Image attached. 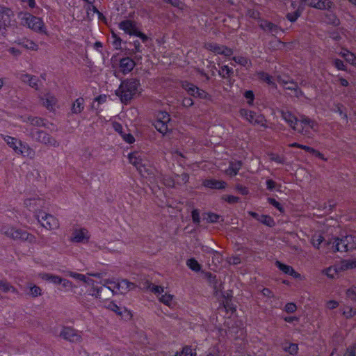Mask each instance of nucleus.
I'll list each match as a JSON object with an SVG mask.
<instances>
[{
	"label": "nucleus",
	"mask_w": 356,
	"mask_h": 356,
	"mask_svg": "<svg viewBox=\"0 0 356 356\" xmlns=\"http://www.w3.org/2000/svg\"><path fill=\"white\" fill-rule=\"evenodd\" d=\"M154 175H155L157 181L156 182H150L151 184H158L159 181H162L165 186H167L168 187L173 186V185H174L173 181L170 178L165 179L163 175L162 174H161L160 172H159L156 169H155Z\"/></svg>",
	"instance_id": "cd10ccee"
},
{
	"label": "nucleus",
	"mask_w": 356,
	"mask_h": 356,
	"mask_svg": "<svg viewBox=\"0 0 356 356\" xmlns=\"http://www.w3.org/2000/svg\"><path fill=\"white\" fill-rule=\"evenodd\" d=\"M204 47L209 51L221 55L224 45H220L213 42H208L205 44Z\"/></svg>",
	"instance_id": "473e14b6"
},
{
	"label": "nucleus",
	"mask_w": 356,
	"mask_h": 356,
	"mask_svg": "<svg viewBox=\"0 0 356 356\" xmlns=\"http://www.w3.org/2000/svg\"><path fill=\"white\" fill-rule=\"evenodd\" d=\"M346 60L351 65L356 66V56L354 54L351 52L346 53Z\"/></svg>",
	"instance_id": "774afa93"
},
{
	"label": "nucleus",
	"mask_w": 356,
	"mask_h": 356,
	"mask_svg": "<svg viewBox=\"0 0 356 356\" xmlns=\"http://www.w3.org/2000/svg\"><path fill=\"white\" fill-rule=\"evenodd\" d=\"M232 60H233L236 63L246 67H249L252 65L250 59L242 56H234Z\"/></svg>",
	"instance_id": "2f4dec72"
},
{
	"label": "nucleus",
	"mask_w": 356,
	"mask_h": 356,
	"mask_svg": "<svg viewBox=\"0 0 356 356\" xmlns=\"http://www.w3.org/2000/svg\"><path fill=\"white\" fill-rule=\"evenodd\" d=\"M41 279L49 281L55 284H58L61 281V277L49 273H42L40 275Z\"/></svg>",
	"instance_id": "c9c22d12"
},
{
	"label": "nucleus",
	"mask_w": 356,
	"mask_h": 356,
	"mask_svg": "<svg viewBox=\"0 0 356 356\" xmlns=\"http://www.w3.org/2000/svg\"><path fill=\"white\" fill-rule=\"evenodd\" d=\"M44 202L43 200L40 198H27L24 200V206L29 210L32 211H37L39 208L42 207L44 206Z\"/></svg>",
	"instance_id": "2eb2a0df"
},
{
	"label": "nucleus",
	"mask_w": 356,
	"mask_h": 356,
	"mask_svg": "<svg viewBox=\"0 0 356 356\" xmlns=\"http://www.w3.org/2000/svg\"><path fill=\"white\" fill-rule=\"evenodd\" d=\"M20 119L23 122L29 123L31 126L36 127H45V120L36 116L23 115L20 116Z\"/></svg>",
	"instance_id": "4468645a"
},
{
	"label": "nucleus",
	"mask_w": 356,
	"mask_h": 356,
	"mask_svg": "<svg viewBox=\"0 0 356 356\" xmlns=\"http://www.w3.org/2000/svg\"><path fill=\"white\" fill-rule=\"evenodd\" d=\"M340 269L342 271L353 269L356 267V260H343L339 264Z\"/></svg>",
	"instance_id": "ea45409f"
},
{
	"label": "nucleus",
	"mask_w": 356,
	"mask_h": 356,
	"mask_svg": "<svg viewBox=\"0 0 356 356\" xmlns=\"http://www.w3.org/2000/svg\"><path fill=\"white\" fill-rule=\"evenodd\" d=\"M241 165V162L238 161L231 162L228 168L225 170L226 174L229 176L236 175L240 170Z\"/></svg>",
	"instance_id": "bb28decb"
},
{
	"label": "nucleus",
	"mask_w": 356,
	"mask_h": 356,
	"mask_svg": "<svg viewBox=\"0 0 356 356\" xmlns=\"http://www.w3.org/2000/svg\"><path fill=\"white\" fill-rule=\"evenodd\" d=\"M120 29L123 30L126 33L134 35L137 31V29L134 22L131 20L122 21L119 24Z\"/></svg>",
	"instance_id": "aec40b11"
},
{
	"label": "nucleus",
	"mask_w": 356,
	"mask_h": 356,
	"mask_svg": "<svg viewBox=\"0 0 356 356\" xmlns=\"http://www.w3.org/2000/svg\"><path fill=\"white\" fill-rule=\"evenodd\" d=\"M62 284L63 287L65 288L67 290L72 289L74 287V285L68 280L61 278V281L58 283Z\"/></svg>",
	"instance_id": "0e129e2a"
},
{
	"label": "nucleus",
	"mask_w": 356,
	"mask_h": 356,
	"mask_svg": "<svg viewBox=\"0 0 356 356\" xmlns=\"http://www.w3.org/2000/svg\"><path fill=\"white\" fill-rule=\"evenodd\" d=\"M1 234L13 239H20L30 243H33L35 241V238L33 235L24 230L15 229L8 225L3 226L1 229Z\"/></svg>",
	"instance_id": "423d86ee"
},
{
	"label": "nucleus",
	"mask_w": 356,
	"mask_h": 356,
	"mask_svg": "<svg viewBox=\"0 0 356 356\" xmlns=\"http://www.w3.org/2000/svg\"><path fill=\"white\" fill-rule=\"evenodd\" d=\"M233 73V69L229 67L228 65H222L218 71L219 75L223 79H227L230 77Z\"/></svg>",
	"instance_id": "58836bf2"
},
{
	"label": "nucleus",
	"mask_w": 356,
	"mask_h": 356,
	"mask_svg": "<svg viewBox=\"0 0 356 356\" xmlns=\"http://www.w3.org/2000/svg\"><path fill=\"white\" fill-rule=\"evenodd\" d=\"M258 220L269 227H273L275 225L274 220L269 216L262 215L258 218Z\"/></svg>",
	"instance_id": "79ce46f5"
},
{
	"label": "nucleus",
	"mask_w": 356,
	"mask_h": 356,
	"mask_svg": "<svg viewBox=\"0 0 356 356\" xmlns=\"http://www.w3.org/2000/svg\"><path fill=\"white\" fill-rule=\"evenodd\" d=\"M102 291V287H97L96 286L92 287L91 292L90 295L94 296L97 298H101V291Z\"/></svg>",
	"instance_id": "e2e57ef3"
},
{
	"label": "nucleus",
	"mask_w": 356,
	"mask_h": 356,
	"mask_svg": "<svg viewBox=\"0 0 356 356\" xmlns=\"http://www.w3.org/2000/svg\"><path fill=\"white\" fill-rule=\"evenodd\" d=\"M19 146L21 148L19 150H18V154H24V156H27L31 159H34L35 152L29 145L20 143Z\"/></svg>",
	"instance_id": "393cba45"
},
{
	"label": "nucleus",
	"mask_w": 356,
	"mask_h": 356,
	"mask_svg": "<svg viewBox=\"0 0 356 356\" xmlns=\"http://www.w3.org/2000/svg\"><path fill=\"white\" fill-rule=\"evenodd\" d=\"M40 82L39 79L33 75H31V81L29 83V86L35 90L39 89V85L38 83Z\"/></svg>",
	"instance_id": "6e6d98bb"
},
{
	"label": "nucleus",
	"mask_w": 356,
	"mask_h": 356,
	"mask_svg": "<svg viewBox=\"0 0 356 356\" xmlns=\"http://www.w3.org/2000/svg\"><path fill=\"white\" fill-rule=\"evenodd\" d=\"M0 291L3 293H8L12 292L13 293H17V290L12 286L9 282L6 280L0 281Z\"/></svg>",
	"instance_id": "c85d7f7f"
},
{
	"label": "nucleus",
	"mask_w": 356,
	"mask_h": 356,
	"mask_svg": "<svg viewBox=\"0 0 356 356\" xmlns=\"http://www.w3.org/2000/svg\"><path fill=\"white\" fill-rule=\"evenodd\" d=\"M240 115L244 118L250 123L254 125H260L266 127L265 122L266 120L262 115L258 114L254 111L248 109L242 108L240 110Z\"/></svg>",
	"instance_id": "6e6552de"
},
{
	"label": "nucleus",
	"mask_w": 356,
	"mask_h": 356,
	"mask_svg": "<svg viewBox=\"0 0 356 356\" xmlns=\"http://www.w3.org/2000/svg\"><path fill=\"white\" fill-rule=\"evenodd\" d=\"M173 296L168 293L161 295L159 298V300L163 304L170 307L172 304Z\"/></svg>",
	"instance_id": "de8ad7c7"
},
{
	"label": "nucleus",
	"mask_w": 356,
	"mask_h": 356,
	"mask_svg": "<svg viewBox=\"0 0 356 356\" xmlns=\"http://www.w3.org/2000/svg\"><path fill=\"white\" fill-rule=\"evenodd\" d=\"M275 265L280 270H282L285 274L290 275L291 273H293V268L291 266L284 264L279 261H277L275 262Z\"/></svg>",
	"instance_id": "a19ab883"
},
{
	"label": "nucleus",
	"mask_w": 356,
	"mask_h": 356,
	"mask_svg": "<svg viewBox=\"0 0 356 356\" xmlns=\"http://www.w3.org/2000/svg\"><path fill=\"white\" fill-rule=\"evenodd\" d=\"M303 8L301 6H298V8L291 12H289L286 14V18L291 22H294L297 20V19L300 16Z\"/></svg>",
	"instance_id": "f704fd0d"
},
{
	"label": "nucleus",
	"mask_w": 356,
	"mask_h": 356,
	"mask_svg": "<svg viewBox=\"0 0 356 356\" xmlns=\"http://www.w3.org/2000/svg\"><path fill=\"white\" fill-rule=\"evenodd\" d=\"M259 26L262 30L273 36L277 35L280 31H282L280 27L267 20L259 21Z\"/></svg>",
	"instance_id": "ddd939ff"
},
{
	"label": "nucleus",
	"mask_w": 356,
	"mask_h": 356,
	"mask_svg": "<svg viewBox=\"0 0 356 356\" xmlns=\"http://www.w3.org/2000/svg\"><path fill=\"white\" fill-rule=\"evenodd\" d=\"M281 347L282 350L289 353L290 355H294L298 353V346L296 343H289L288 341H284L282 343Z\"/></svg>",
	"instance_id": "a878e982"
},
{
	"label": "nucleus",
	"mask_w": 356,
	"mask_h": 356,
	"mask_svg": "<svg viewBox=\"0 0 356 356\" xmlns=\"http://www.w3.org/2000/svg\"><path fill=\"white\" fill-rule=\"evenodd\" d=\"M164 1L179 9H183L184 6V3L180 0H164Z\"/></svg>",
	"instance_id": "bf43d9fd"
},
{
	"label": "nucleus",
	"mask_w": 356,
	"mask_h": 356,
	"mask_svg": "<svg viewBox=\"0 0 356 356\" xmlns=\"http://www.w3.org/2000/svg\"><path fill=\"white\" fill-rule=\"evenodd\" d=\"M203 186L212 189H223L227 184L223 181H219L213 179H205L203 181Z\"/></svg>",
	"instance_id": "412c9836"
},
{
	"label": "nucleus",
	"mask_w": 356,
	"mask_h": 356,
	"mask_svg": "<svg viewBox=\"0 0 356 356\" xmlns=\"http://www.w3.org/2000/svg\"><path fill=\"white\" fill-rule=\"evenodd\" d=\"M21 24L27 26L35 32L46 33L45 26L42 19L29 13H21Z\"/></svg>",
	"instance_id": "39448f33"
},
{
	"label": "nucleus",
	"mask_w": 356,
	"mask_h": 356,
	"mask_svg": "<svg viewBox=\"0 0 356 356\" xmlns=\"http://www.w3.org/2000/svg\"><path fill=\"white\" fill-rule=\"evenodd\" d=\"M156 120L164 122V123H170V117L167 112L161 111L157 114Z\"/></svg>",
	"instance_id": "09e8293b"
},
{
	"label": "nucleus",
	"mask_w": 356,
	"mask_h": 356,
	"mask_svg": "<svg viewBox=\"0 0 356 356\" xmlns=\"http://www.w3.org/2000/svg\"><path fill=\"white\" fill-rule=\"evenodd\" d=\"M323 242L324 238L321 235L316 234L312 238V243L317 249H320L322 247ZM324 244L327 246L328 250L333 252H346L348 250L356 249V236L346 235L341 238H334L332 242H325Z\"/></svg>",
	"instance_id": "f257e3e1"
},
{
	"label": "nucleus",
	"mask_w": 356,
	"mask_h": 356,
	"mask_svg": "<svg viewBox=\"0 0 356 356\" xmlns=\"http://www.w3.org/2000/svg\"><path fill=\"white\" fill-rule=\"evenodd\" d=\"M36 217L41 225L48 230L56 229L59 227L58 220L52 215L40 212Z\"/></svg>",
	"instance_id": "1a4fd4ad"
},
{
	"label": "nucleus",
	"mask_w": 356,
	"mask_h": 356,
	"mask_svg": "<svg viewBox=\"0 0 356 356\" xmlns=\"http://www.w3.org/2000/svg\"><path fill=\"white\" fill-rule=\"evenodd\" d=\"M139 81L129 79L122 81L115 94L124 104H127L138 92Z\"/></svg>",
	"instance_id": "7ed1b4c3"
},
{
	"label": "nucleus",
	"mask_w": 356,
	"mask_h": 356,
	"mask_svg": "<svg viewBox=\"0 0 356 356\" xmlns=\"http://www.w3.org/2000/svg\"><path fill=\"white\" fill-rule=\"evenodd\" d=\"M282 118L290 126L293 130L294 127L296 125L298 118L296 117L293 114L288 111H280Z\"/></svg>",
	"instance_id": "6ab92c4d"
},
{
	"label": "nucleus",
	"mask_w": 356,
	"mask_h": 356,
	"mask_svg": "<svg viewBox=\"0 0 356 356\" xmlns=\"http://www.w3.org/2000/svg\"><path fill=\"white\" fill-rule=\"evenodd\" d=\"M269 159L270 161H275L277 163L282 164L285 162V159L283 156H281L280 155L275 154H269Z\"/></svg>",
	"instance_id": "864d4df0"
},
{
	"label": "nucleus",
	"mask_w": 356,
	"mask_h": 356,
	"mask_svg": "<svg viewBox=\"0 0 356 356\" xmlns=\"http://www.w3.org/2000/svg\"><path fill=\"white\" fill-rule=\"evenodd\" d=\"M135 62L129 57L123 58L120 61V68L123 74L130 72L135 67Z\"/></svg>",
	"instance_id": "f3484780"
},
{
	"label": "nucleus",
	"mask_w": 356,
	"mask_h": 356,
	"mask_svg": "<svg viewBox=\"0 0 356 356\" xmlns=\"http://www.w3.org/2000/svg\"><path fill=\"white\" fill-rule=\"evenodd\" d=\"M355 312L350 307H346L342 309V314L346 318H349L353 317L355 314Z\"/></svg>",
	"instance_id": "4d7b16f0"
},
{
	"label": "nucleus",
	"mask_w": 356,
	"mask_h": 356,
	"mask_svg": "<svg viewBox=\"0 0 356 356\" xmlns=\"http://www.w3.org/2000/svg\"><path fill=\"white\" fill-rule=\"evenodd\" d=\"M39 143L53 147H58L60 146V143L55 138L45 131L42 134V138L39 139Z\"/></svg>",
	"instance_id": "a211bd4d"
},
{
	"label": "nucleus",
	"mask_w": 356,
	"mask_h": 356,
	"mask_svg": "<svg viewBox=\"0 0 356 356\" xmlns=\"http://www.w3.org/2000/svg\"><path fill=\"white\" fill-rule=\"evenodd\" d=\"M196 353L188 346H186L183 348L180 353H177L174 356H195Z\"/></svg>",
	"instance_id": "c03bdc74"
},
{
	"label": "nucleus",
	"mask_w": 356,
	"mask_h": 356,
	"mask_svg": "<svg viewBox=\"0 0 356 356\" xmlns=\"http://www.w3.org/2000/svg\"><path fill=\"white\" fill-rule=\"evenodd\" d=\"M11 15H13V13L9 8L0 6V34L5 33L6 27L10 23Z\"/></svg>",
	"instance_id": "9d476101"
},
{
	"label": "nucleus",
	"mask_w": 356,
	"mask_h": 356,
	"mask_svg": "<svg viewBox=\"0 0 356 356\" xmlns=\"http://www.w3.org/2000/svg\"><path fill=\"white\" fill-rule=\"evenodd\" d=\"M186 264L193 271L198 272L201 269L200 264L195 259H188Z\"/></svg>",
	"instance_id": "a18cd8bd"
},
{
	"label": "nucleus",
	"mask_w": 356,
	"mask_h": 356,
	"mask_svg": "<svg viewBox=\"0 0 356 356\" xmlns=\"http://www.w3.org/2000/svg\"><path fill=\"white\" fill-rule=\"evenodd\" d=\"M356 355V345L350 346L346 348L343 356H355Z\"/></svg>",
	"instance_id": "680f3d73"
},
{
	"label": "nucleus",
	"mask_w": 356,
	"mask_h": 356,
	"mask_svg": "<svg viewBox=\"0 0 356 356\" xmlns=\"http://www.w3.org/2000/svg\"><path fill=\"white\" fill-rule=\"evenodd\" d=\"M88 232L86 229H76L72 234L71 241L74 243H86L89 239Z\"/></svg>",
	"instance_id": "f8f14e48"
},
{
	"label": "nucleus",
	"mask_w": 356,
	"mask_h": 356,
	"mask_svg": "<svg viewBox=\"0 0 356 356\" xmlns=\"http://www.w3.org/2000/svg\"><path fill=\"white\" fill-rule=\"evenodd\" d=\"M31 74L27 73H20L18 75L19 80L26 84H29V81H31Z\"/></svg>",
	"instance_id": "69168bd1"
},
{
	"label": "nucleus",
	"mask_w": 356,
	"mask_h": 356,
	"mask_svg": "<svg viewBox=\"0 0 356 356\" xmlns=\"http://www.w3.org/2000/svg\"><path fill=\"white\" fill-rule=\"evenodd\" d=\"M154 126L156 128V129L162 134H166L169 130L168 123H164V122H161L158 120H155Z\"/></svg>",
	"instance_id": "72a5a7b5"
},
{
	"label": "nucleus",
	"mask_w": 356,
	"mask_h": 356,
	"mask_svg": "<svg viewBox=\"0 0 356 356\" xmlns=\"http://www.w3.org/2000/svg\"><path fill=\"white\" fill-rule=\"evenodd\" d=\"M102 284L103 286H106V284H113V287L111 286H108V289L111 291L113 294L118 291L122 293H126L135 287L134 283L130 282L127 280H122L121 282H115L114 280L106 279L104 280Z\"/></svg>",
	"instance_id": "0eeeda50"
},
{
	"label": "nucleus",
	"mask_w": 356,
	"mask_h": 356,
	"mask_svg": "<svg viewBox=\"0 0 356 356\" xmlns=\"http://www.w3.org/2000/svg\"><path fill=\"white\" fill-rule=\"evenodd\" d=\"M26 131H29L28 136L38 143H39V139L42 138V134L44 133L42 130L34 129H26Z\"/></svg>",
	"instance_id": "e433bc0d"
},
{
	"label": "nucleus",
	"mask_w": 356,
	"mask_h": 356,
	"mask_svg": "<svg viewBox=\"0 0 356 356\" xmlns=\"http://www.w3.org/2000/svg\"><path fill=\"white\" fill-rule=\"evenodd\" d=\"M60 336L63 337L64 339L73 343L79 342L81 339V336L80 333L78 331L70 327H64L61 330Z\"/></svg>",
	"instance_id": "9b49d317"
},
{
	"label": "nucleus",
	"mask_w": 356,
	"mask_h": 356,
	"mask_svg": "<svg viewBox=\"0 0 356 356\" xmlns=\"http://www.w3.org/2000/svg\"><path fill=\"white\" fill-rule=\"evenodd\" d=\"M181 86L190 95L195 97L196 90L198 89L197 86L187 81H183L181 83Z\"/></svg>",
	"instance_id": "c756f323"
},
{
	"label": "nucleus",
	"mask_w": 356,
	"mask_h": 356,
	"mask_svg": "<svg viewBox=\"0 0 356 356\" xmlns=\"http://www.w3.org/2000/svg\"><path fill=\"white\" fill-rule=\"evenodd\" d=\"M195 97L207 99L209 97V95L206 91L198 88L197 90H196Z\"/></svg>",
	"instance_id": "338daca9"
},
{
	"label": "nucleus",
	"mask_w": 356,
	"mask_h": 356,
	"mask_svg": "<svg viewBox=\"0 0 356 356\" xmlns=\"http://www.w3.org/2000/svg\"><path fill=\"white\" fill-rule=\"evenodd\" d=\"M66 273H67V275H68L72 278H74L77 280L82 281L83 282H85V280L87 277V276L85 275L77 273L72 272V271H67Z\"/></svg>",
	"instance_id": "3c124183"
},
{
	"label": "nucleus",
	"mask_w": 356,
	"mask_h": 356,
	"mask_svg": "<svg viewBox=\"0 0 356 356\" xmlns=\"http://www.w3.org/2000/svg\"><path fill=\"white\" fill-rule=\"evenodd\" d=\"M341 271L342 270L340 269V266L339 264L328 267L324 270V273L328 277L334 278L336 275Z\"/></svg>",
	"instance_id": "7c9ffc66"
},
{
	"label": "nucleus",
	"mask_w": 356,
	"mask_h": 356,
	"mask_svg": "<svg viewBox=\"0 0 356 356\" xmlns=\"http://www.w3.org/2000/svg\"><path fill=\"white\" fill-rule=\"evenodd\" d=\"M344 106L341 104H337L334 105L333 108V111L339 114V115L346 122H348V116L347 114L343 111Z\"/></svg>",
	"instance_id": "37998d69"
},
{
	"label": "nucleus",
	"mask_w": 356,
	"mask_h": 356,
	"mask_svg": "<svg viewBox=\"0 0 356 356\" xmlns=\"http://www.w3.org/2000/svg\"><path fill=\"white\" fill-rule=\"evenodd\" d=\"M18 44L21 45L25 49H31L33 51H37L38 49V45L31 40H25L24 41H20L18 42Z\"/></svg>",
	"instance_id": "4c0bfd02"
},
{
	"label": "nucleus",
	"mask_w": 356,
	"mask_h": 356,
	"mask_svg": "<svg viewBox=\"0 0 356 356\" xmlns=\"http://www.w3.org/2000/svg\"><path fill=\"white\" fill-rule=\"evenodd\" d=\"M85 107V100L83 97L77 98L72 104L71 113L72 114L81 113Z\"/></svg>",
	"instance_id": "5701e85b"
},
{
	"label": "nucleus",
	"mask_w": 356,
	"mask_h": 356,
	"mask_svg": "<svg viewBox=\"0 0 356 356\" xmlns=\"http://www.w3.org/2000/svg\"><path fill=\"white\" fill-rule=\"evenodd\" d=\"M29 289H30V295L33 297V298H36L39 296L41 295L42 293V290L41 289L35 285V284H29Z\"/></svg>",
	"instance_id": "49530a36"
},
{
	"label": "nucleus",
	"mask_w": 356,
	"mask_h": 356,
	"mask_svg": "<svg viewBox=\"0 0 356 356\" xmlns=\"http://www.w3.org/2000/svg\"><path fill=\"white\" fill-rule=\"evenodd\" d=\"M148 289L152 291L154 294L160 295L163 293L164 289L161 286H156L153 284H149L148 286Z\"/></svg>",
	"instance_id": "603ef678"
},
{
	"label": "nucleus",
	"mask_w": 356,
	"mask_h": 356,
	"mask_svg": "<svg viewBox=\"0 0 356 356\" xmlns=\"http://www.w3.org/2000/svg\"><path fill=\"white\" fill-rule=\"evenodd\" d=\"M86 10L87 17L91 20L94 14L98 13L97 8L94 6H87L85 7Z\"/></svg>",
	"instance_id": "8fccbe9b"
},
{
	"label": "nucleus",
	"mask_w": 356,
	"mask_h": 356,
	"mask_svg": "<svg viewBox=\"0 0 356 356\" xmlns=\"http://www.w3.org/2000/svg\"><path fill=\"white\" fill-rule=\"evenodd\" d=\"M318 129L317 122L305 115H300L293 129L294 131L307 138H313L314 133L317 132Z\"/></svg>",
	"instance_id": "20e7f679"
},
{
	"label": "nucleus",
	"mask_w": 356,
	"mask_h": 356,
	"mask_svg": "<svg viewBox=\"0 0 356 356\" xmlns=\"http://www.w3.org/2000/svg\"><path fill=\"white\" fill-rule=\"evenodd\" d=\"M129 160L136 168L139 173L147 178L149 182L157 181L154 175L155 168L149 164V162L145 159L142 154L131 153L129 154Z\"/></svg>",
	"instance_id": "f03ea898"
},
{
	"label": "nucleus",
	"mask_w": 356,
	"mask_h": 356,
	"mask_svg": "<svg viewBox=\"0 0 356 356\" xmlns=\"http://www.w3.org/2000/svg\"><path fill=\"white\" fill-rule=\"evenodd\" d=\"M304 2H308L307 4L313 8L320 9V10H325V9H329L332 7V3L330 1L328 0H301Z\"/></svg>",
	"instance_id": "dca6fc26"
},
{
	"label": "nucleus",
	"mask_w": 356,
	"mask_h": 356,
	"mask_svg": "<svg viewBox=\"0 0 356 356\" xmlns=\"http://www.w3.org/2000/svg\"><path fill=\"white\" fill-rule=\"evenodd\" d=\"M41 100L42 101L43 106L50 111L54 109L57 103V99L50 93L44 95V97H41Z\"/></svg>",
	"instance_id": "4be33fe9"
},
{
	"label": "nucleus",
	"mask_w": 356,
	"mask_h": 356,
	"mask_svg": "<svg viewBox=\"0 0 356 356\" xmlns=\"http://www.w3.org/2000/svg\"><path fill=\"white\" fill-rule=\"evenodd\" d=\"M3 140L10 147L13 149L16 153H19L18 150H19L21 148L19 143H22V141L18 140L17 138L10 136H5L3 137Z\"/></svg>",
	"instance_id": "b1692460"
},
{
	"label": "nucleus",
	"mask_w": 356,
	"mask_h": 356,
	"mask_svg": "<svg viewBox=\"0 0 356 356\" xmlns=\"http://www.w3.org/2000/svg\"><path fill=\"white\" fill-rule=\"evenodd\" d=\"M106 307L119 315L122 314L120 308L113 302H108Z\"/></svg>",
	"instance_id": "13d9d810"
},
{
	"label": "nucleus",
	"mask_w": 356,
	"mask_h": 356,
	"mask_svg": "<svg viewBox=\"0 0 356 356\" xmlns=\"http://www.w3.org/2000/svg\"><path fill=\"white\" fill-rule=\"evenodd\" d=\"M258 77L259 79L268 83V84L271 83L272 77L267 73L261 72L258 73Z\"/></svg>",
	"instance_id": "052dcab7"
},
{
	"label": "nucleus",
	"mask_w": 356,
	"mask_h": 356,
	"mask_svg": "<svg viewBox=\"0 0 356 356\" xmlns=\"http://www.w3.org/2000/svg\"><path fill=\"white\" fill-rule=\"evenodd\" d=\"M220 219H221L222 220V217L219 215L212 213L207 214V221L208 222H212V223L216 222H218Z\"/></svg>",
	"instance_id": "5fc2aeb1"
}]
</instances>
